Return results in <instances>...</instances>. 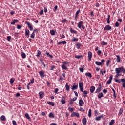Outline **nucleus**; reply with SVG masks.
<instances>
[{
	"label": "nucleus",
	"mask_w": 125,
	"mask_h": 125,
	"mask_svg": "<svg viewBox=\"0 0 125 125\" xmlns=\"http://www.w3.org/2000/svg\"><path fill=\"white\" fill-rule=\"evenodd\" d=\"M79 71H80L81 73H83V68L80 67Z\"/></svg>",
	"instance_id": "60"
},
{
	"label": "nucleus",
	"mask_w": 125,
	"mask_h": 125,
	"mask_svg": "<svg viewBox=\"0 0 125 125\" xmlns=\"http://www.w3.org/2000/svg\"><path fill=\"white\" fill-rule=\"evenodd\" d=\"M67 19H64L62 20V23H66V22H67Z\"/></svg>",
	"instance_id": "59"
},
{
	"label": "nucleus",
	"mask_w": 125,
	"mask_h": 125,
	"mask_svg": "<svg viewBox=\"0 0 125 125\" xmlns=\"http://www.w3.org/2000/svg\"><path fill=\"white\" fill-rule=\"evenodd\" d=\"M61 103H62V104H65L66 103V100L65 99L64 96L62 97V99L61 100Z\"/></svg>",
	"instance_id": "22"
},
{
	"label": "nucleus",
	"mask_w": 125,
	"mask_h": 125,
	"mask_svg": "<svg viewBox=\"0 0 125 125\" xmlns=\"http://www.w3.org/2000/svg\"><path fill=\"white\" fill-rule=\"evenodd\" d=\"M75 45H76V48H77V49H81V46H82V43H77L75 44Z\"/></svg>",
	"instance_id": "20"
},
{
	"label": "nucleus",
	"mask_w": 125,
	"mask_h": 125,
	"mask_svg": "<svg viewBox=\"0 0 125 125\" xmlns=\"http://www.w3.org/2000/svg\"><path fill=\"white\" fill-rule=\"evenodd\" d=\"M0 120L3 121V122H4V121H6V118L5 117V116L2 115L0 117Z\"/></svg>",
	"instance_id": "26"
},
{
	"label": "nucleus",
	"mask_w": 125,
	"mask_h": 125,
	"mask_svg": "<svg viewBox=\"0 0 125 125\" xmlns=\"http://www.w3.org/2000/svg\"><path fill=\"white\" fill-rule=\"evenodd\" d=\"M59 90V89H58V88H55L54 89V93H57V92H58Z\"/></svg>",
	"instance_id": "63"
},
{
	"label": "nucleus",
	"mask_w": 125,
	"mask_h": 125,
	"mask_svg": "<svg viewBox=\"0 0 125 125\" xmlns=\"http://www.w3.org/2000/svg\"><path fill=\"white\" fill-rule=\"evenodd\" d=\"M25 24L27 25L30 31H33L34 30V28H33V25L31 24L29 22L25 21Z\"/></svg>",
	"instance_id": "4"
},
{
	"label": "nucleus",
	"mask_w": 125,
	"mask_h": 125,
	"mask_svg": "<svg viewBox=\"0 0 125 125\" xmlns=\"http://www.w3.org/2000/svg\"><path fill=\"white\" fill-rule=\"evenodd\" d=\"M7 41H8V42H10V41L11 40V36H7Z\"/></svg>",
	"instance_id": "52"
},
{
	"label": "nucleus",
	"mask_w": 125,
	"mask_h": 125,
	"mask_svg": "<svg viewBox=\"0 0 125 125\" xmlns=\"http://www.w3.org/2000/svg\"><path fill=\"white\" fill-rule=\"evenodd\" d=\"M112 29V27H111L109 25H107L104 28V31H110Z\"/></svg>",
	"instance_id": "10"
},
{
	"label": "nucleus",
	"mask_w": 125,
	"mask_h": 125,
	"mask_svg": "<svg viewBox=\"0 0 125 125\" xmlns=\"http://www.w3.org/2000/svg\"><path fill=\"white\" fill-rule=\"evenodd\" d=\"M72 89H78V85L76 83H75L73 85V87L71 88Z\"/></svg>",
	"instance_id": "23"
},
{
	"label": "nucleus",
	"mask_w": 125,
	"mask_h": 125,
	"mask_svg": "<svg viewBox=\"0 0 125 125\" xmlns=\"http://www.w3.org/2000/svg\"><path fill=\"white\" fill-rule=\"evenodd\" d=\"M39 97L40 99H42L44 97V92L43 91H40L39 93Z\"/></svg>",
	"instance_id": "8"
},
{
	"label": "nucleus",
	"mask_w": 125,
	"mask_h": 125,
	"mask_svg": "<svg viewBox=\"0 0 125 125\" xmlns=\"http://www.w3.org/2000/svg\"><path fill=\"white\" fill-rule=\"evenodd\" d=\"M95 90V87L94 86H92L90 87V91L91 93H93Z\"/></svg>",
	"instance_id": "19"
},
{
	"label": "nucleus",
	"mask_w": 125,
	"mask_h": 125,
	"mask_svg": "<svg viewBox=\"0 0 125 125\" xmlns=\"http://www.w3.org/2000/svg\"><path fill=\"white\" fill-rule=\"evenodd\" d=\"M102 45H107V42H105L104 41H102L101 42Z\"/></svg>",
	"instance_id": "51"
},
{
	"label": "nucleus",
	"mask_w": 125,
	"mask_h": 125,
	"mask_svg": "<svg viewBox=\"0 0 125 125\" xmlns=\"http://www.w3.org/2000/svg\"><path fill=\"white\" fill-rule=\"evenodd\" d=\"M40 61L41 62V63L42 65L44 63V62H43V60H42V59H40Z\"/></svg>",
	"instance_id": "62"
},
{
	"label": "nucleus",
	"mask_w": 125,
	"mask_h": 125,
	"mask_svg": "<svg viewBox=\"0 0 125 125\" xmlns=\"http://www.w3.org/2000/svg\"><path fill=\"white\" fill-rule=\"evenodd\" d=\"M70 33H71L72 34H75V35H77V31L74 30L73 29V28H70Z\"/></svg>",
	"instance_id": "27"
},
{
	"label": "nucleus",
	"mask_w": 125,
	"mask_h": 125,
	"mask_svg": "<svg viewBox=\"0 0 125 125\" xmlns=\"http://www.w3.org/2000/svg\"><path fill=\"white\" fill-rule=\"evenodd\" d=\"M65 88L67 91H70V86H69V85L68 84V83H66Z\"/></svg>",
	"instance_id": "28"
},
{
	"label": "nucleus",
	"mask_w": 125,
	"mask_h": 125,
	"mask_svg": "<svg viewBox=\"0 0 125 125\" xmlns=\"http://www.w3.org/2000/svg\"><path fill=\"white\" fill-rule=\"evenodd\" d=\"M111 89L113 92V97L114 99H116V98H117V96H116V91H115V89L113 88H111Z\"/></svg>",
	"instance_id": "29"
},
{
	"label": "nucleus",
	"mask_w": 125,
	"mask_h": 125,
	"mask_svg": "<svg viewBox=\"0 0 125 125\" xmlns=\"http://www.w3.org/2000/svg\"><path fill=\"white\" fill-rule=\"evenodd\" d=\"M47 104H48V105H50V106H54L55 105V104L54 102H47Z\"/></svg>",
	"instance_id": "37"
},
{
	"label": "nucleus",
	"mask_w": 125,
	"mask_h": 125,
	"mask_svg": "<svg viewBox=\"0 0 125 125\" xmlns=\"http://www.w3.org/2000/svg\"><path fill=\"white\" fill-rule=\"evenodd\" d=\"M91 58H92V53L91 51H89L88 52V61H90L91 60Z\"/></svg>",
	"instance_id": "9"
},
{
	"label": "nucleus",
	"mask_w": 125,
	"mask_h": 125,
	"mask_svg": "<svg viewBox=\"0 0 125 125\" xmlns=\"http://www.w3.org/2000/svg\"><path fill=\"white\" fill-rule=\"evenodd\" d=\"M19 21L17 19H14L12 20V21L11 22V25H15V23H18Z\"/></svg>",
	"instance_id": "15"
},
{
	"label": "nucleus",
	"mask_w": 125,
	"mask_h": 125,
	"mask_svg": "<svg viewBox=\"0 0 125 125\" xmlns=\"http://www.w3.org/2000/svg\"><path fill=\"white\" fill-rule=\"evenodd\" d=\"M21 56L23 59L26 58V54L24 52H21Z\"/></svg>",
	"instance_id": "33"
},
{
	"label": "nucleus",
	"mask_w": 125,
	"mask_h": 125,
	"mask_svg": "<svg viewBox=\"0 0 125 125\" xmlns=\"http://www.w3.org/2000/svg\"><path fill=\"white\" fill-rule=\"evenodd\" d=\"M63 80L62 76H60V79H59L58 82H62Z\"/></svg>",
	"instance_id": "53"
},
{
	"label": "nucleus",
	"mask_w": 125,
	"mask_h": 125,
	"mask_svg": "<svg viewBox=\"0 0 125 125\" xmlns=\"http://www.w3.org/2000/svg\"><path fill=\"white\" fill-rule=\"evenodd\" d=\"M68 111H69L70 113H72V112H73L74 111V110H75V109L69 107L68 108Z\"/></svg>",
	"instance_id": "44"
},
{
	"label": "nucleus",
	"mask_w": 125,
	"mask_h": 125,
	"mask_svg": "<svg viewBox=\"0 0 125 125\" xmlns=\"http://www.w3.org/2000/svg\"><path fill=\"white\" fill-rule=\"evenodd\" d=\"M79 111H80V112H85V110L83 108V107H81L80 109H79Z\"/></svg>",
	"instance_id": "54"
},
{
	"label": "nucleus",
	"mask_w": 125,
	"mask_h": 125,
	"mask_svg": "<svg viewBox=\"0 0 125 125\" xmlns=\"http://www.w3.org/2000/svg\"><path fill=\"white\" fill-rule=\"evenodd\" d=\"M86 123H87V121L86 120V118H83L82 120V124H83L84 125H86Z\"/></svg>",
	"instance_id": "24"
},
{
	"label": "nucleus",
	"mask_w": 125,
	"mask_h": 125,
	"mask_svg": "<svg viewBox=\"0 0 125 125\" xmlns=\"http://www.w3.org/2000/svg\"><path fill=\"white\" fill-rule=\"evenodd\" d=\"M101 61V62L96 61L95 62L96 65H97V66H102V65H104V63H105V60L102 59Z\"/></svg>",
	"instance_id": "3"
},
{
	"label": "nucleus",
	"mask_w": 125,
	"mask_h": 125,
	"mask_svg": "<svg viewBox=\"0 0 125 125\" xmlns=\"http://www.w3.org/2000/svg\"><path fill=\"white\" fill-rule=\"evenodd\" d=\"M17 28L18 30H20L22 28V26H20V25H17Z\"/></svg>",
	"instance_id": "55"
},
{
	"label": "nucleus",
	"mask_w": 125,
	"mask_h": 125,
	"mask_svg": "<svg viewBox=\"0 0 125 125\" xmlns=\"http://www.w3.org/2000/svg\"><path fill=\"white\" fill-rule=\"evenodd\" d=\"M80 91H81V92H83L85 95H86L88 94V91L85 90L83 91V89H82V90H80Z\"/></svg>",
	"instance_id": "32"
},
{
	"label": "nucleus",
	"mask_w": 125,
	"mask_h": 125,
	"mask_svg": "<svg viewBox=\"0 0 125 125\" xmlns=\"http://www.w3.org/2000/svg\"><path fill=\"white\" fill-rule=\"evenodd\" d=\"M82 57H83V55H76L75 56V58H77V59H80Z\"/></svg>",
	"instance_id": "48"
},
{
	"label": "nucleus",
	"mask_w": 125,
	"mask_h": 125,
	"mask_svg": "<svg viewBox=\"0 0 125 125\" xmlns=\"http://www.w3.org/2000/svg\"><path fill=\"white\" fill-rule=\"evenodd\" d=\"M30 38H31V39H35V33L33 32L30 36Z\"/></svg>",
	"instance_id": "50"
},
{
	"label": "nucleus",
	"mask_w": 125,
	"mask_h": 125,
	"mask_svg": "<svg viewBox=\"0 0 125 125\" xmlns=\"http://www.w3.org/2000/svg\"><path fill=\"white\" fill-rule=\"evenodd\" d=\"M86 77H89V78H92V76H91V73H90V72H86L85 74Z\"/></svg>",
	"instance_id": "36"
},
{
	"label": "nucleus",
	"mask_w": 125,
	"mask_h": 125,
	"mask_svg": "<svg viewBox=\"0 0 125 125\" xmlns=\"http://www.w3.org/2000/svg\"><path fill=\"white\" fill-rule=\"evenodd\" d=\"M121 82H122V86L123 87H125V79H121Z\"/></svg>",
	"instance_id": "30"
},
{
	"label": "nucleus",
	"mask_w": 125,
	"mask_h": 125,
	"mask_svg": "<svg viewBox=\"0 0 125 125\" xmlns=\"http://www.w3.org/2000/svg\"><path fill=\"white\" fill-rule=\"evenodd\" d=\"M15 81V78H12L10 80V83L11 84H12L13 83H14V81Z\"/></svg>",
	"instance_id": "40"
},
{
	"label": "nucleus",
	"mask_w": 125,
	"mask_h": 125,
	"mask_svg": "<svg viewBox=\"0 0 125 125\" xmlns=\"http://www.w3.org/2000/svg\"><path fill=\"white\" fill-rule=\"evenodd\" d=\"M62 65L61 66L62 70H64L65 71H67L68 70V67H67V65H69L70 64V62L67 61H64L62 62Z\"/></svg>",
	"instance_id": "2"
},
{
	"label": "nucleus",
	"mask_w": 125,
	"mask_h": 125,
	"mask_svg": "<svg viewBox=\"0 0 125 125\" xmlns=\"http://www.w3.org/2000/svg\"><path fill=\"white\" fill-rule=\"evenodd\" d=\"M112 63V62L110 60H108L106 61V67H109V65H110Z\"/></svg>",
	"instance_id": "35"
},
{
	"label": "nucleus",
	"mask_w": 125,
	"mask_h": 125,
	"mask_svg": "<svg viewBox=\"0 0 125 125\" xmlns=\"http://www.w3.org/2000/svg\"><path fill=\"white\" fill-rule=\"evenodd\" d=\"M81 10L80 9H79L78 10H77L75 13V15H78L79 13H80Z\"/></svg>",
	"instance_id": "56"
},
{
	"label": "nucleus",
	"mask_w": 125,
	"mask_h": 125,
	"mask_svg": "<svg viewBox=\"0 0 125 125\" xmlns=\"http://www.w3.org/2000/svg\"><path fill=\"white\" fill-rule=\"evenodd\" d=\"M46 55H47V56H49L51 58H53V56L52 55L49 54V53L48 52H46Z\"/></svg>",
	"instance_id": "46"
},
{
	"label": "nucleus",
	"mask_w": 125,
	"mask_h": 125,
	"mask_svg": "<svg viewBox=\"0 0 125 125\" xmlns=\"http://www.w3.org/2000/svg\"><path fill=\"white\" fill-rule=\"evenodd\" d=\"M79 41V38L76 37H73L71 40V42H78Z\"/></svg>",
	"instance_id": "39"
},
{
	"label": "nucleus",
	"mask_w": 125,
	"mask_h": 125,
	"mask_svg": "<svg viewBox=\"0 0 125 125\" xmlns=\"http://www.w3.org/2000/svg\"><path fill=\"white\" fill-rule=\"evenodd\" d=\"M101 97H103V93L102 92L100 93L98 95V98L100 99Z\"/></svg>",
	"instance_id": "38"
},
{
	"label": "nucleus",
	"mask_w": 125,
	"mask_h": 125,
	"mask_svg": "<svg viewBox=\"0 0 125 125\" xmlns=\"http://www.w3.org/2000/svg\"><path fill=\"white\" fill-rule=\"evenodd\" d=\"M41 54H42V52H41V51L38 50L37 54L36 55V56H37V57H40Z\"/></svg>",
	"instance_id": "42"
},
{
	"label": "nucleus",
	"mask_w": 125,
	"mask_h": 125,
	"mask_svg": "<svg viewBox=\"0 0 125 125\" xmlns=\"http://www.w3.org/2000/svg\"><path fill=\"white\" fill-rule=\"evenodd\" d=\"M101 91V84L99 85V87L97 88L95 91V93H99Z\"/></svg>",
	"instance_id": "11"
},
{
	"label": "nucleus",
	"mask_w": 125,
	"mask_h": 125,
	"mask_svg": "<svg viewBox=\"0 0 125 125\" xmlns=\"http://www.w3.org/2000/svg\"><path fill=\"white\" fill-rule=\"evenodd\" d=\"M79 86L80 90H83V83L82 81H79Z\"/></svg>",
	"instance_id": "7"
},
{
	"label": "nucleus",
	"mask_w": 125,
	"mask_h": 125,
	"mask_svg": "<svg viewBox=\"0 0 125 125\" xmlns=\"http://www.w3.org/2000/svg\"><path fill=\"white\" fill-rule=\"evenodd\" d=\"M103 92L104 93H107V92H108V90H106V89H104L103 90Z\"/></svg>",
	"instance_id": "64"
},
{
	"label": "nucleus",
	"mask_w": 125,
	"mask_h": 125,
	"mask_svg": "<svg viewBox=\"0 0 125 125\" xmlns=\"http://www.w3.org/2000/svg\"><path fill=\"white\" fill-rule=\"evenodd\" d=\"M79 106L80 107H82L83 105L84 104V102L82 99H80L79 100Z\"/></svg>",
	"instance_id": "13"
},
{
	"label": "nucleus",
	"mask_w": 125,
	"mask_h": 125,
	"mask_svg": "<svg viewBox=\"0 0 125 125\" xmlns=\"http://www.w3.org/2000/svg\"><path fill=\"white\" fill-rule=\"evenodd\" d=\"M116 57H117L116 62L117 63H120V62H121V57H120L119 55H116Z\"/></svg>",
	"instance_id": "21"
},
{
	"label": "nucleus",
	"mask_w": 125,
	"mask_h": 125,
	"mask_svg": "<svg viewBox=\"0 0 125 125\" xmlns=\"http://www.w3.org/2000/svg\"><path fill=\"white\" fill-rule=\"evenodd\" d=\"M38 73L40 76V77L42 78V79H43V78L45 77V75L44 74V71H39Z\"/></svg>",
	"instance_id": "6"
},
{
	"label": "nucleus",
	"mask_w": 125,
	"mask_h": 125,
	"mask_svg": "<svg viewBox=\"0 0 125 125\" xmlns=\"http://www.w3.org/2000/svg\"><path fill=\"white\" fill-rule=\"evenodd\" d=\"M25 34L26 37H30V30H29V29H26Z\"/></svg>",
	"instance_id": "16"
},
{
	"label": "nucleus",
	"mask_w": 125,
	"mask_h": 125,
	"mask_svg": "<svg viewBox=\"0 0 125 125\" xmlns=\"http://www.w3.org/2000/svg\"><path fill=\"white\" fill-rule=\"evenodd\" d=\"M88 117L89 118H90L91 117V109H90L88 111Z\"/></svg>",
	"instance_id": "49"
},
{
	"label": "nucleus",
	"mask_w": 125,
	"mask_h": 125,
	"mask_svg": "<svg viewBox=\"0 0 125 125\" xmlns=\"http://www.w3.org/2000/svg\"><path fill=\"white\" fill-rule=\"evenodd\" d=\"M48 117L49 118H52V119H54V114H53L52 112H50L48 115Z\"/></svg>",
	"instance_id": "31"
},
{
	"label": "nucleus",
	"mask_w": 125,
	"mask_h": 125,
	"mask_svg": "<svg viewBox=\"0 0 125 125\" xmlns=\"http://www.w3.org/2000/svg\"><path fill=\"white\" fill-rule=\"evenodd\" d=\"M115 72L116 74V75H115V78H118V77H119V76H121V75L120 74L121 72L123 74H125V70L123 67L115 68Z\"/></svg>",
	"instance_id": "1"
},
{
	"label": "nucleus",
	"mask_w": 125,
	"mask_h": 125,
	"mask_svg": "<svg viewBox=\"0 0 125 125\" xmlns=\"http://www.w3.org/2000/svg\"><path fill=\"white\" fill-rule=\"evenodd\" d=\"M111 17V16L110 15H108L107 16V18L106 19L107 23L110 24V18Z\"/></svg>",
	"instance_id": "34"
},
{
	"label": "nucleus",
	"mask_w": 125,
	"mask_h": 125,
	"mask_svg": "<svg viewBox=\"0 0 125 125\" xmlns=\"http://www.w3.org/2000/svg\"><path fill=\"white\" fill-rule=\"evenodd\" d=\"M50 33L51 36H55V31L53 30H50Z\"/></svg>",
	"instance_id": "43"
},
{
	"label": "nucleus",
	"mask_w": 125,
	"mask_h": 125,
	"mask_svg": "<svg viewBox=\"0 0 125 125\" xmlns=\"http://www.w3.org/2000/svg\"><path fill=\"white\" fill-rule=\"evenodd\" d=\"M112 80H113V75H110L109 77V80L106 83L107 84H111Z\"/></svg>",
	"instance_id": "12"
},
{
	"label": "nucleus",
	"mask_w": 125,
	"mask_h": 125,
	"mask_svg": "<svg viewBox=\"0 0 125 125\" xmlns=\"http://www.w3.org/2000/svg\"><path fill=\"white\" fill-rule=\"evenodd\" d=\"M115 124V120H111V121L109 123V125H113Z\"/></svg>",
	"instance_id": "41"
},
{
	"label": "nucleus",
	"mask_w": 125,
	"mask_h": 125,
	"mask_svg": "<svg viewBox=\"0 0 125 125\" xmlns=\"http://www.w3.org/2000/svg\"><path fill=\"white\" fill-rule=\"evenodd\" d=\"M62 43V44H66L67 42L66 41H60L57 43L58 45H60Z\"/></svg>",
	"instance_id": "17"
},
{
	"label": "nucleus",
	"mask_w": 125,
	"mask_h": 125,
	"mask_svg": "<svg viewBox=\"0 0 125 125\" xmlns=\"http://www.w3.org/2000/svg\"><path fill=\"white\" fill-rule=\"evenodd\" d=\"M103 118V114H102L101 115L98 116L95 118V121H100L101 119Z\"/></svg>",
	"instance_id": "18"
},
{
	"label": "nucleus",
	"mask_w": 125,
	"mask_h": 125,
	"mask_svg": "<svg viewBox=\"0 0 125 125\" xmlns=\"http://www.w3.org/2000/svg\"><path fill=\"white\" fill-rule=\"evenodd\" d=\"M123 112H124V108L123 107H121L118 114V117H120V116L123 114Z\"/></svg>",
	"instance_id": "14"
},
{
	"label": "nucleus",
	"mask_w": 125,
	"mask_h": 125,
	"mask_svg": "<svg viewBox=\"0 0 125 125\" xmlns=\"http://www.w3.org/2000/svg\"><path fill=\"white\" fill-rule=\"evenodd\" d=\"M57 8H58V6H57V5L55 6L54 10H53L54 11H55V12L57 10Z\"/></svg>",
	"instance_id": "61"
},
{
	"label": "nucleus",
	"mask_w": 125,
	"mask_h": 125,
	"mask_svg": "<svg viewBox=\"0 0 125 125\" xmlns=\"http://www.w3.org/2000/svg\"><path fill=\"white\" fill-rule=\"evenodd\" d=\"M25 116L27 119L28 120H30V115H29V114L28 113H25Z\"/></svg>",
	"instance_id": "47"
},
{
	"label": "nucleus",
	"mask_w": 125,
	"mask_h": 125,
	"mask_svg": "<svg viewBox=\"0 0 125 125\" xmlns=\"http://www.w3.org/2000/svg\"><path fill=\"white\" fill-rule=\"evenodd\" d=\"M12 124L13 125H17V123H16V121H15V120L12 121Z\"/></svg>",
	"instance_id": "58"
},
{
	"label": "nucleus",
	"mask_w": 125,
	"mask_h": 125,
	"mask_svg": "<svg viewBox=\"0 0 125 125\" xmlns=\"http://www.w3.org/2000/svg\"><path fill=\"white\" fill-rule=\"evenodd\" d=\"M97 53L99 56H101V54H102V51L101 50H98Z\"/></svg>",
	"instance_id": "45"
},
{
	"label": "nucleus",
	"mask_w": 125,
	"mask_h": 125,
	"mask_svg": "<svg viewBox=\"0 0 125 125\" xmlns=\"http://www.w3.org/2000/svg\"><path fill=\"white\" fill-rule=\"evenodd\" d=\"M83 25V21H81L78 23V27L79 29H82V26Z\"/></svg>",
	"instance_id": "25"
},
{
	"label": "nucleus",
	"mask_w": 125,
	"mask_h": 125,
	"mask_svg": "<svg viewBox=\"0 0 125 125\" xmlns=\"http://www.w3.org/2000/svg\"><path fill=\"white\" fill-rule=\"evenodd\" d=\"M71 118H74V117H77V118H80V114L78 112H73L71 115Z\"/></svg>",
	"instance_id": "5"
},
{
	"label": "nucleus",
	"mask_w": 125,
	"mask_h": 125,
	"mask_svg": "<svg viewBox=\"0 0 125 125\" xmlns=\"http://www.w3.org/2000/svg\"><path fill=\"white\" fill-rule=\"evenodd\" d=\"M35 83V79L32 78L31 80H30V83Z\"/></svg>",
	"instance_id": "57"
}]
</instances>
